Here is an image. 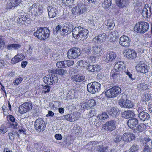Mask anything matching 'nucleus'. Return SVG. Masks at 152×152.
I'll return each instance as SVG.
<instances>
[{"label":"nucleus","instance_id":"nucleus-1","mask_svg":"<svg viewBox=\"0 0 152 152\" xmlns=\"http://www.w3.org/2000/svg\"><path fill=\"white\" fill-rule=\"evenodd\" d=\"M88 30L81 26L75 27L72 31L74 37L77 39L83 40L86 39L88 36Z\"/></svg>","mask_w":152,"mask_h":152},{"label":"nucleus","instance_id":"nucleus-2","mask_svg":"<svg viewBox=\"0 0 152 152\" xmlns=\"http://www.w3.org/2000/svg\"><path fill=\"white\" fill-rule=\"evenodd\" d=\"M50 31L47 28L39 27L37 28L34 35L41 40H44L49 36Z\"/></svg>","mask_w":152,"mask_h":152},{"label":"nucleus","instance_id":"nucleus-3","mask_svg":"<svg viewBox=\"0 0 152 152\" xmlns=\"http://www.w3.org/2000/svg\"><path fill=\"white\" fill-rule=\"evenodd\" d=\"M149 28L148 23L146 22H141L137 23L134 27V29L137 32L145 33Z\"/></svg>","mask_w":152,"mask_h":152},{"label":"nucleus","instance_id":"nucleus-4","mask_svg":"<svg viewBox=\"0 0 152 152\" xmlns=\"http://www.w3.org/2000/svg\"><path fill=\"white\" fill-rule=\"evenodd\" d=\"M128 126L131 129L134 130L135 132H137L140 130V128L142 126L144 127L145 126L144 124H142L140 125V127L137 119L136 118H132L129 119L127 122Z\"/></svg>","mask_w":152,"mask_h":152},{"label":"nucleus","instance_id":"nucleus-5","mask_svg":"<svg viewBox=\"0 0 152 152\" xmlns=\"http://www.w3.org/2000/svg\"><path fill=\"white\" fill-rule=\"evenodd\" d=\"M101 84L96 82H91L88 84L87 89L88 91L92 94L99 92L100 90Z\"/></svg>","mask_w":152,"mask_h":152},{"label":"nucleus","instance_id":"nucleus-6","mask_svg":"<svg viewBox=\"0 0 152 152\" xmlns=\"http://www.w3.org/2000/svg\"><path fill=\"white\" fill-rule=\"evenodd\" d=\"M121 92V89L118 87H113L106 91L105 95L107 97L112 98L117 96Z\"/></svg>","mask_w":152,"mask_h":152},{"label":"nucleus","instance_id":"nucleus-7","mask_svg":"<svg viewBox=\"0 0 152 152\" xmlns=\"http://www.w3.org/2000/svg\"><path fill=\"white\" fill-rule=\"evenodd\" d=\"M81 53L80 49L76 48H71L67 52V56L69 59H75L78 57Z\"/></svg>","mask_w":152,"mask_h":152},{"label":"nucleus","instance_id":"nucleus-8","mask_svg":"<svg viewBox=\"0 0 152 152\" xmlns=\"http://www.w3.org/2000/svg\"><path fill=\"white\" fill-rule=\"evenodd\" d=\"M32 107V104L31 102H25L19 107V112L21 114L25 113L30 111Z\"/></svg>","mask_w":152,"mask_h":152},{"label":"nucleus","instance_id":"nucleus-9","mask_svg":"<svg viewBox=\"0 0 152 152\" xmlns=\"http://www.w3.org/2000/svg\"><path fill=\"white\" fill-rule=\"evenodd\" d=\"M137 71L140 73L146 74L147 73L149 69V66L143 61H140L136 66Z\"/></svg>","mask_w":152,"mask_h":152},{"label":"nucleus","instance_id":"nucleus-10","mask_svg":"<svg viewBox=\"0 0 152 152\" xmlns=\"http://www.w3.org/2000/svg\"><path fill=\"white\" fill-rule=\"evenodd\" d=\"M43 7L39 4H33L30 7V12L35 16L39 15L43 11Z\"/></svg>","mask_w":152,"mask_h":152},{"label":"nucleus","instance_id":"nucleus-11","mask_svg":"<svg viewBox=\"0 0 152 152\" xmlns=\"http://www.w3.org/2000/svg\"><path fill=\"white\" fill-rule=\"evenodd\" d=\"M34 126L36 130L39 132H42L45 129L46 124L43 119L39 118L36 120Z\"/></svg>","mask_w":152,"mask_h":152},{"label":"nucleus","instance_id":"nucleus-12","mask_svg":"<svg viewBox=\"0 0 152 152\" xmlns=\"http://www.w3.org/2000/svg\"><path fill=\"white\" fill-rule=\"evenodd\" d=\"M119 44L122 47L129 48L130 46L131 40L128 37L123 35L120 38Z\"/></svg>","mask_w":152,"mask_h":152},{"label":"nucleus","instance_id":"nucleus-13","mask_svg":"<svg viewBox=\"0 0 152 152\" xmlns=\"http://www.w3.org/2000/svg\"><path fill=\"white\" fill-rule=\"evenodd\" d=\"M116 121L112 120L106 122L104 124V129L106 131L111 132L115 130L116 127Z\"/></svg>","mask_w":152,"mask_h":152},{"label":"nucleus","instance_id":"nucleus-14","mask_svg":"<svg viewBox=\"0 0 152 152\" xmlns=\"http://www.w3.org/2000/svg\"><path fill=\"white\" fill-rule=\"evenodd\" d=\"M123 54L129 59H133L137 56V53L134 50L131 49H126L124 50Z\"/></svg>","mask_w":152,"mask_h":152},{"label":"nucleus","instance_id":"nucleus-15","mask_svg":"<svg viewBox=\"0 0 152 152\" xmlns=\"http://www.w3.org/2000/svg\"><path fill=\"white\" fill-rule=\"evenodd\" d=\"M119 104L121 107L128 108H132L133 106V104L131 101L124 99L123 98L120 99Z\"/></svg>","mask_w":152,"mask_h":152},{"label":"nucleus","instance_id":"nucleus-16","mask_svg":"<svg viewBox=\"0 0 152 152\" xmlns=\"http://www.w3.org/2000/svg\"><path fill=\"white\" fill-rule=\"evenodd\" d=\"M86 10V8L84 6L80 4L73 7L72 9V12L73 14L77 15L85 12Z\"/></svg>","mask_w":152,"mask_h":152},{"label":"nucleus","instance_id":"nucleus-17","mask_svg":"<svg viewBox=\"0 0 152 152\" xmlns=\"http://www.w3.org/2000/svg\"><path fill=\"white\" fill-rule=\"evenodd\" d=\"M138 111L139 113L138 117L140 119L143 121L149 119L150 118L149 114L147 113L142 111L141 107L138 108Z\"/></svg>","mask_w":152,"mask_h":152},{"label":"nucleus","instance_id":"nucleus-18","mask_svg":"<svg viewBox=\"0 0 152 152\" xmlns=\"http://www.w3.org/2000/svg\"><path fill=\"white\" fill-rule=\"evenodd\" d=\"M7 4L6 9H10L13 7H15L18 5L21 2V0H10Z\"/></svg>","mask_w":152,"mask_h":152},{"label":"nucleus","instance_id":"nucleus-19","mask_svg":"<svg viewBox=\"0 0 152 152\" xmlns=\"http://www.w3.org/2000/svg\"><path fill=\"white\" fill-rule=\"evenodd\" d=\"M106 39V35L105 34L102 33L93 39V41L99 43H102Z\"/></svg>","mask_w":152,"mask_h":152},{"label":"nucleus","instance_id":"nucleus-20","mask_svg":"<svg viewBox=\"0 0 152 152\" xmlns=\"http://www.w3.org/2000/svg\"><path fill=\"white\" fill-rule=\"evenodd\" d=\"M48 14L50 18H53L56 16L57 14V10L54 7L49 6L48 8Z\"/></svg>","mask_w":152,"mask_h":152},{"label":"nucleus","instance_id":"nucleus-21","mask_svg":"<svg viewBox=\"0 0 152 152\" xmlns=\"http://www.w3.org/2000/svg\"><path fill=\"white\" fill-rule=\"evenodd\" d=\"M29 20L28 16L25 15H21L19 16L18 19V22L20 25H26L28 23Z\"/></svg>","mask_w":152,"mask_h":152},{"label":"nucleus","instance_id":"nucleus-22","mask_svg":"<svg viewBox=\"0 0 152 152\" xmlns=\"http://www.w3.org/2000/svg\"><path fill=\"white\" fill-rule=\"evenodd\" d=\"M121 115L123 118H128L134 117L135 114L134 111L129 110L122 112Z\"/></svg>","mask_w":152,"mask_h":152},{"label":"nucleus","instance_id":"nucleus-23","mask_svg":"<svg viewBox=\"0 0 152 152\" xmlns=\"http://www.w3.org/2000/svg\"><path fill=\"white\" fill-rule=\"evenodd\" d=\"M25 56L23 54H18L12 59L11 63L13 64L18 63L23 60Z\"/></svg>","mask_w":152,"mask_h":152},{"label":"nucleus","instance_id":"nucleus-24","mask_svg":"<svg viewBox=\"0 0 152 152\" xmlns=\"http://www.w3.org/2000/svg\"><path fill=\"white\" fill-rule=\"evenodd\" d=\"M117 56V54L115 53L111 52L104 58V61L107 62L112 61L115 59Z\"/></svg>","mask_w":152,"mask_h":152},{"label":"nucleus","instance_id":"nucleus-25","mask_svg":"<svg viewBox=\"0 0 152 152\" xmlns=\"http://www.w3.org/2000/svg\"><path fill=\"white\" fill-rule=\"evenodd\" d=\"M124 68V64L122 61L118 62L116 63L113 69L116 72H121Z\"/></svg>","mask_w":152,"mask_h":152},{"label":"nucleus","instance_id":"nucleus-26","mask_svg":"<svg viewBox=\"0 0 152 152\" xmlns=\"http://www.w3.org/2000/svg\"><path fill=\"white\" fill-rule=\"evenodd\" d=\"M107 112L110 115L114 117L119 115L120 111L118 108L111 107L107 110Z\"/></svg>","mask_w":152,"mask_h":152},{"label":"nucleus","instance_id":"nucleus-27","mask_svg":"<svg viewBox=\"0 0 152 152\" xmlns=\"http://www.w3.org/2000/svg\"><path fill=\"white\" fill-rule=\"evenodd\" d=\"M129 0H116V3L119 7L124 8L126 7L128 4Z\"/></svg>","mask_w":152,"mask_h":152},{"label":"nucleus","instance_id":"nucleus-28","mask_svg":"<svg viewBox=\"0 0 152 152\" xmlns=\"http://www.w3.org/2000/svg\"><path fill=\"white\" fill-rule=\"evenodd\" d=\"M148 7V6L145 5L142 11L141 15L145 18H148L151 15Z\"/></svg>","mask_w":152,"mask_h":152},{"label":"nucleus","instance_id":"nucleus-29","mask_svg":"<svg viewBox=\"0 0 152 152\" xmlns=\"http://www.w3.org/2000/svg\"><path fill=\"white\" fill-rule=\"evenodd\" d=\"M8 118L12 122V123L10 124V125L12 126L11 127H13L15 129H17L18 126L17 120H15L14 117L11 115H9Z\"/></svg>","mask_w":152,"mask_h":152},{"label":"nucleus","instance_id":"nucleus-30","mask_svg":"<svg viewBox=\"0 0 152 152\" xmlns=\"http://www.w3.org/2000/svg\"><path fill=\"white\" fill-rule=\"evenodd\" d=\"M92 50L95 53L99 55H101L103 53L102 49L100 45H94Z\"/></svg>","mask_w":152,"mask_h":152},{"label":"nucleus","instance_id":"nucleus-31","mask_svg":"<svg viewBox=\"0 0 152 152\" xmlns=\"http://www.w3.org/2000/svg\"><path fill=\"white\" fill-rule=\"evenodd\" d=\"M71 79L76 82H80L84 80L85 77L81 74L74 75L71 78Z\"/></svg>","mask_w":152,"mask_h":152},{"label":"nucleus","instance_id":"nucleus-32","mask_svg":"<svg viewBox=\"0 0 152 152\" xmlns=\"http://www.w3.org/2000/svg\"><path fill=\"white\" fill-rule=\"evenodd\" d=\"M119 72L112 69L110 73L111 77L115 81L118 80L120 78V75Z\"/></svg>","mask_w":152,"mask_h":152},{"label":"nucleus","instance_id":"nucleus-33","mask_svg":"<svg viewBox=\"0 0 152 152\" xmlns=\"http://www.w3.org/2000/svg\"><path fill=\"white\" fill-rule=\"evenodd\" d=\"M51 73L63 75L66 74L67 71L64 69H54L51 70Z\"/></svg>","mask_w":152,"mask_h":152},{"label":"nucleus","instance_id":"nucleus-34","mask_svg":"<svg viewBox=\"0 0 152 152\" xmlns=\"http://www.w3.org/2000/svg\"><path fill=\"white\" fill-rule=\"evenodd\" d=\"M63 27L71 31L73 29V22H67L63 24Z\"/></svg>","mask_w":152,"mask_h":152},{"label":"nucleus","instance_id":"nucleus-35","mask_svg":"<svg viewBox=\"0 0 152 152\" xmlns=\"http://www.w3.org/2000/svg\"><path fill=\"white\" fill-rule=\"evenodd\" d=\"M21 45L17 44H12L8 45L7 46V49L8 50H12L18 49L20 48Z\"/></svg>","mask_w":152,"mask_h":152},{"label":"nucleus","instance_id":"nucleus-36","mask_svg":"<svg viewBox=\"0 0 152 152\" xmlns=\"http://www.w3.org/2000/svg\"><path fill=\"white\" fill-rule=\"evenodd\" d=\"M105 25L107 26L109 29H112L115 26L113 21L111 19H109L105 21Z\"/></svg>","mask_w":152,"mask_h":152},{"label":"nucleus","instance_id":"nucleus-37","mask_svg":"<svg viewBox=\"0 0 152 152\" xmlns=\"http://www.w3.org/2000/svg\"><path fill=\"white\" fill-rule=\"evenodd\" d=\"M108 115L106 112H103L101 114H99L97 117V118L99 120H104L108 118Z\"/></svg>","mask_w":152,"mask_h":152},{"label":"nucleus","instance_id":"nucleus-38","mask_svg":"<svg viewBox=\"0 0 152 152\" xmlns=\"http://www.w3.org/2000/svg\"><path fill=\"white\" fill-rule=\"evenodd\" d=\"M43 79V81L45 84L48 85H52L51 81H50L51 77L50 76V75L45 76Z\"/></svg>","mask_w":152,"mask_h":152},{"label":"nucleus","instance_id":"nucleus-39","mask_svg":"<svg viewBox=\"0 0 152 152\" xmlns=\"http://www.w3.org/2000/svg\"><path fill=\"white\" fill-rule=\"evenodd\" d=\"M111 0H104V2L102 4V7L105 8L109 7L111 5Z\"/></svg>","mask_w":152,"mask_h":152},{"label":"nucleus","instance_id":"nucleus-40","mask_svg":"<svg viewBox=\"0 0 152 152\" xmlns=\"http://www.w3.org/2000/svg\"><path fill=\"white\" fill-rule=\"evenodd\" d=\"M129 137H131L132 138H134V136L131 134H128L127 133H124L123 134L122 139L123 141L126 142H129Z\"/></svg>","mask_w":152,"mask_h":152},{"label":"nucleus","instance_id":"nucleus-41","mask_svg":"<svg viewBox=\"0 0 152 152\" xmlns=\"http://www.w3.org/2000/svg\"><path fill=\"white\" fill-rule=\"evenodd\" d=\"M74 115L72 113L68 114L65 115V118L66 120L70 122H73L75 121Z\"/></svg>","mask_w":152,"mask_h":152},{"label":"nucleus","instance_id":"nucleus-42","mask_svg":"<svg viewBox=\"0 0 152 152\" xmlns=\"http://www.w3.org/2000/svg\"><path fill=\"white\" fill-rule=\"evenodd\" d=\"M54 74L52 73L50 75V76L51 77L50 81H51L52 85L57 83L58 80V77Z\"/></svg>","mask_w":152,"mask_h":152},{"label":"nucleus","instance_id":"nucleus-43","mask_svg":"<svg viewBox=\"0 0 152 152\" xmlns=\"http://www.w3.org/2000/svg\"><path fill=\"white\" fill-rule=\"evenodd\" d=\"M122 139V137L120 135H115L113 138V141L115 142H117L120 141Z\"/></svg>","mask_w":152,"mask_h":152},{"label":"nucleus","instance_id":"nucleus-44","mask_svg":"<svg viewBox=\"0 0 152 152\" xmlns=\"http://www.w3.org/2000/svg\"><path fill=\"white\" fill-rule=\"evenodd\" d=\"M117 34V31H113L109 33L108 35V37L111 39L114 38H115Z\"/></svg>","mask_w":152,"mask_h":152},{"label":"nucleus","instance_id":"nucleus-45","mask_svg":"<svg viewBox=\"0 0 152 152\" xmlns=\"http://www.w3.org/2000/svg\"><path fill=\"white\" fill-rule=\"evenodd\" d=\"M87 101L90 108L95 105L96 102L94 99H91Z\"/></svg>","mask_w":152,"mask_h":152},{"label":"nucleus","instance_id":"nucleus-46","mask_svg":"<svg viewBox=\"0 0 152 152\" xmlns=\"http://www.w3.org/2000/svg\"><path fill=\"white\" fill-rule=\"evenodd\" d=\"M7 131L6 127L3 125H2L0 127V133L4 134Z\"/></svg>","mask_w":152,"mask_h":152},{"label":"nucleus","instance_id":"nucleus-47","mask_svg":"<svg viewBox=\"0 0 152 152\" xmlns=\"http://www.w3.org/2000/svg\"><path fill=\"white\" fill-rule=\"evenodd\" d=\"M23 80V79L21 77H19L18 78H16L15 79L14 81V83L15 85H17L20 83L22 82Z\"/></svg>","mask_w":152,"mask_h":152},{"label":"nucleus","instance_id":"nucleus-48","mask_svg":"<svg viewBox=\"0 0 152 152\" xmlns=\"http://www.w3.org/2000/svg\"><path fill=\"white\" fill-rule=\"evenodd\" d=\"M125 72L126 75L128 76L129 78L131 79L132 80H133L135 79V78H134L133 77V72L132 71H129L128 70L125 71Z\"/></svg>","mask_w":152,"mask_h":152},{"label":"nucleus","instance_id":"nucleus-49","mask_svg":"<svg viewBox=\"0 0 152 152\" xmlns=\"http://www.w3.org/2000/svg\"><path fill=\"white\" fill-rule=\"evenodd\" d=\"M138 146L135 145H132L130 148V150L131 152H135L137 151L138 149Z\"/></svg>","mask_w":152,"mask_h":152},{"label":"nucleus","instance_id":"nucleus-50","mask_svg":"<svg viewBox=\"0 0 152 152\" xmlns=\"http://www.w3.org/2000/svg\"><path fill=\"white\" fill-rule=\"evenodd\" d=\"M16 134L15 132H10L9 133L8 135L10 136V139L13 140L15 137Z\"/></svg>","mask_w":152,"mask_h":152},{"label":"nucleus","instance_id":"nucleus-51","mask_svg":"<svg viewBox=\"0 0 152 152\" xmlns=\"http://www.w3.org/2000/svg\"><path fill=\"white\" fill-rule=\"evenodd\" d=\"M86 102H85V100L83 101L80 103V106L82 110H87V107H86Z\"/></svg>","mask_w":152,"mask_h":152},{"label":"nucleus","instance_id":"nucleus-52","mask_svg":"<svg viewBox=\"0 0 152 152\" xmlns=\"http://www.w3.org/2000/svg\"><path fill=\"white\" fill-rule=\"evenodd\" d=\"M96 0H84L85 4L86 5H89L92 3H95Z\"/></svg>","mask_w":152,"mask_h":152},{"label":"nucleus","instance_id":"nucleus-53","mask_svg":"<svg viewBox=\"0 0 152 152\" xmlns=\"http://www.w3.org/2000/svg\"><path fill=\"white\" fill-rule=\"evenodd\" d=\"M71 31L67 29H65V28H63L62 29V30L61 31V34L62 35H64L66 34L69 33Z\"/></svg>","mask_w":152,"mask_h":152},{"label":"nucleus","instance_id":"nucleus-54","mask_svg":"<svg viewBox=\"0 0 152 152\" xmlns=\"http://www.w3.org/2000/svg\"><path fill=\"white\" fill-rule=\"evenodd\" d=\"M50 89V87L48 86H44L43 91L45 93L49 92Z\"/></svg>","mask_w":152,"mask_h":152},{"label":"nucleus","instance_id":"nucleus-55","mask_svg":"<svg viewBox=\"0 0 152 152\" xmlns=\"http://www.w3.org/2000/svg\"><path fill=\"white\" fill-rule=\"evenodd\" d=\"M60 104V102L59 101H56L54 102L52 106V108H56Z\"/></svg>","mask_w":152,"mask_h":152},{"label":"nucleus","instance_id":"nucleus-56","mask_svg":"<svg viewBox=\"0 0 152 152\" xmlns=\"http://www.w3.org/2000/svg\"><path fill=\"white\" fill-rule=\"evenodd\" d=\"M62 26L60 25H58L55 28V31L57 33H60L61 31Z\"/></svg>","mask_w":152,"mask_h":152},{"label":"nucleus","instance_id":"nucleus-57","mask_svg":"<svg viewBox=\"0 0 152 152\" xmlns=\"http://www.w3.org/2000/svg\"><path fill=\"white\" fill-rule=\"evenodd\" d=\"M5 42L0 36V50L1 48L4 47L5 45Z\"/></svg>","mask_w":152,"mask_h":152},{"label":"nucleus","instance_id":"nucleus-58","mask_svg":"<svg viewBox=\"0 0 152 152\" xmlns=\"http://www.w3.org/2000/svg\"><path fill=\"white\" fill-rule=\"evenodd\" d=\"M94 72L99 71L100 70V66L97 64L93 65Z\"/></svg>","mask_w":152,"mask_h":152},{"label":"nucleus","instance_id":"nucleus-59","mask_svg":"<svg viewBox=\"0 0 152 152\" xmlns=\"http://www.w3.org/2000/svg\"><path fill=\"white\" fill-rule=\"evenodd\" d=\"M151 150L150 148L146 145L144 147L143 152H150Z\"/></svg>","mask_w":152,"mask_h":152},{"label":"nucleus","instance_id":"nucleus-60","mask_svg":"<svg viewBox=\"0 0 152 152\" xmlns=\"http://www.w3.org/2000/svg\"><path fill=\"white\" fill-rule=\"evenodd\" d=\"M74 0H62V3L66 5L71 4Z\"/></svg>","mask_w":152,"mask_h":152},{"label":"nucleus","instance_id":"nucleus-61","mask_svg":"<svg viewBox=\"0 0 152 152\" xmlns=\"http://www.w3.org/2000/svg\"><path fill=\"white\" fill-rule=\"evenodd\" d=\"M67 67H70L73 65L74 64V62L72 60H67Z\"/></svg>","mask_w":152,"mask_h":152},{"label":"nucleus","instance_id":"nucleus-62","mask_svg":"<svg viewBox=\"0 0 152 152\" xmlns=\"http://www.w3.org/2000/svg\"><path fill=\"white\" fill-rule=\"evenodd\" d=\"M55 138L58 140H61L62 138V136L61 134H56L55 135Z\"/></svg>","mask_w":152,"mask_h":152},{"label":"nucleus","instance_id":"nucleus-63","mask_svg":"<svg viewBox=\"0 0 152 152\" xmlns=\"http://www.w3.org/2000/svg\"><path fill=\"white\" fill-rule=\"evenodd\" d=\"M148 108L149 112L152 113V102H149L148 106Z\"/></svg>","mask_w":152,"mask_h":152},{"label":"nucleus","instance_id":"nucleus-64","mask_svg":"<svg viewBox=\"0 0 152 152\" xmlns=\"http://www.w3.org/2000/svg\"><path fill=\"white\" fill-rule=\"evenodd\" d=\"M146 5L148 6V9L149 10L151 15H152V2H151V3Z\"/></svg>","mask_w":152,"mask_h":152}]
</instances>
